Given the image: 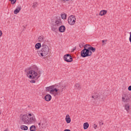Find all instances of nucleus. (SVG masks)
<instances>
[{
	"mask_svg": "<svg viewBox=\"0 0 131 131\" xmlns=\"http://www.w3.org/2000/svg\"><path fill=\"white\" fill-rule=\"evenodd\" d=\"M20 119L24 124H31V123H34L36 121L35 116L31 114L21 115Z\"/></svg>",
	"mask_w": 131,
	"mask_h": 131,
	"instance_id": "1",
	"label": "nucleus"
},
{
	"mask_svg": "<svg viewBox=\"0 0 131 131\" xmlns=\"http://www.w3.org/2000/svg\"><path fill=\"white\" fill-rule=\"evenodd\" d=\"M86 46H84V49H83L81 52V57L82 58H86V57H91L93 53L96 52V48L90 46L88 48H85Z\"/></svg>",
	"mask_w": 131,
	"mask_h": 131,
	"instance_id": "2",
	"label": "nucleus"
},
{
	"mask_svg": "<svg viewBox=\"0 0 131 131\" xmlns=\"http://www.w3.org/2000/svg\"><path fill=\"white\" fill-rule=\"evenodd\" d=\"M102 91H95L92 93L91 96L92 101H103L104 100V94L102 93Z\"/></svg>",
	"mask_w": 131,
	"mask_h": 131,
	"instance_id": "3",
	"label": "nucleus"
},
{
	"mask_svg": "<svg viewBox=\"0 0 131 131\" xmlns=\"http://www.w3.org/2000/svg\"><path fill=\"white\" fill-rule=\"evenodd\" d=\"M34 70H30L27 72L28 75H29V78L30 79H34L37 75H39L38 77H40V74H41V72L38 70V69L37 68L36 66L34 67Z\"/></svg>",
	"mask_w": 131,
	"mask_h": 131,
	"instance_id": "4",
	"label": "nucleus"
},
{
	"mask_svg": "<svg viewBox=\"0 0 131 131\" xmlns=\"http://www.w3.org/2000/svg\"><path fill=\"white\" fill-rule=\"evenodd\" d=\"M50 52V48L49 47L45 44L42 43L41 46V49L40 51V54L41 57H46L47 55H49V52Z\"/></svg>",
	"mask_w": 131,
	"mask_h": 131,
	"instance_id": "5",
	"label": "nucleus"
},
{
	"mask_svg": "<svg viewBox=\"0 0 131 131\" xmlns=\"http://www.w3.org/2000/svg\"><path fill=\"white\" fill-rule=\"evenodd\" d=\"M68 21L70 25H74L75 22H76V18H75V16H70L68 18Z\"/></svg>",
	"mask_w": 131,
	"mask_h": 131,
	"instance_id": "6",
	"label": "nucleus"
},
{
	"mask_svg": "<svg viewBox=\"0 0 131 131\" xmlns=\"http://www.w3.org/2000/svg\"><path fill=\"white\" fill-rule=\"evenodd\" d=\"M63 60L68 63H70L73 61V58L70 54H67L64 55Z\"/></svg>",
	"mask_w": 131,
	"mask_h": 131,
	"instance_id": "7",
	"label": "nucleus"
},
{
	"mask_svg": "<svg viewBox=\"0 0 131 131\" xmlns=\"http://www.w3.org/2000/svg\"><path fill=\"white\" fill-rule=\"evenodd\" d=\"M129 99H130V95L129 94H124L122 98V101L125 103L129 102Z\"/></svg>",
	"mask_w": 131,
	"mask_h": 131,
	"instance_id": "8",
	"label": "nucleus"
},
{
	"mask_svg": "<svg viewBox=\"0 0 131 131\" xmlns=\"http://www.w3.org/2000/svg\"><path fill=\"white\" fill-rule=\"evenodd\" d=\"M53 24L56 26H60L62 25V23L60 17H57L56 19L55 20V22L53 21Z\"/></svg>",
	"mask_w": 131,
	"mask_h": 131,
	"instance_id": "9",
	"label": "nucleus"
},
{
	"mask_svg": "<svg viewBox=\"0 0 131 131\" xmlns=\"http://www.w3.org/2000/svg\"><path fill=\"white\" fill-rule=\"evenodd\" d=\"M53 89H54V85H51L50 86L47 87L46 88V90L47 92H50V94H53V93H54Z\"/></svg>",
	"mask_w": 131,
	"mask_h": 131,
	"instance_id": "10",
	"label": "nucleus"
},
{
	"mask_svg": "<svg viewBox=\"0 0 131 131\" xmlns=\"http://www.w3.org/2000/svg\"><path fill=\"white\" fill-rule=\"evenodd\" d=\"M63 90H64V88H62V89H58L57 88H55V86H53V92H55L56 93V95H58V92L59 93H62L63 92Z\"/></svg>",
	"mask_w": 131,
	"mask_h": 131,
	"instance_id": "11",
	"label": "nucleus"
},
{
	"mask_svg": "<svg viewBox=\"0 0 131 131\" xmlns=\"http://www.w3.org/2000/svg\"><path fill=\"white\" fill-rule=\"evenodd\" d=\"M45 100L47 101V102H50L52 100V96L50 94H47L45 97Z\"/></svg>",
	"mask_w": 131,
	"mask_h": 131,
	"instance_id": "12",
	"label": "nucleus"
},
{
	"mask_svg": "<svg viewBox=\"0 0 131 131\" xmlns=\"http://www.w3.org/2000/svg\"><path fill=\"white\" fill-rule=\"evenodd\" d=\"M58 30L59 32H65V31H66V27H65V26L62 25L59 27Z\"/></svg>",
	"mask_w": 131,
	"mask_h": 131,
	"instance_id": "13",
	"label": "nucleus"
},
{
	"mask_svg": "<svg viewBox=\"0 0 131 131\" xmlns=\"http://www.w3.org/2000/svg\"><path fill=\"white\" fill-rule=\"evenodd\" d=\"M55 25L53 24V26L51 27V30L54 32H57L58 31V27Z\"/></svg>",
	"mask_w": 131,
	"mask_h": 131,
	"instance_id": "14",
	"label": "nucleus"
},
{
	"mask_svg": "<svg viewBox=\"0 0 131 131\" xmlns=\"http://www.w3.org/2000/svg\"><path fill=\"white\" fill-rule=\"evenodd\" d=\"M20 11H21V6H17L14 10V13L15 15H17V14H18Z\"/></svg>",
	"mask_w": 131,
	"mask_h": 131,
	"instance_id": "15",
	"label": "nucleus"
},
{
	"mask_svg": "<svg viewBox=\"0 0 131 131\" xmlns=\"http://www.w3.org/2000/svg\"><path fill=\"white\" fill-rule=\"evenodd\" d=\"M38 39L39 42H42V43H45V37H43V36H40Z\"/></svg>",
	"mask_w": 131,
	"mask_h": 131,
	"instance_id": "16",
	"label": "nucleus"
},
{
	"mask_svg": "<svg viewBox=\"0 0 131 131\" xmlns=\"http://www.w3.org/2000/svg\"><path fill=\"white\" fill-rule=\"evenodd\" d=\"M107 12H108V11H107V10H102L100 12L99 15L100 16H104L107 14Z\"/></svg>",
	"mask_w": 131,
	"mask_h": 131,
	"instance_id": "17",
	"label": "nucleus"
},
{
	"mask_svg": "<svg viewBox=\"0 0 131 131\" xmlns=\"http://www.w3.org/2000/svg\"><path fill=\"white\" fill-rule=\"evenodd\" d=\"M66 121L67 123H70V122H71V118H70V116H69V115H67Z\"/></svg>",
	"mask_w": 131,
	"mask_h": 131,
	"instance_id": "18",
	"label": "nucleus"
},
{
	"mask_svg": "<svg viewBox=\"0 0 131 131\" xmlns=\"http://www.w3.org/2000/svg\"><path fill=\"white\" fill-rule=\"evenodd\" d=\"M42 45H41V43H37L35 45V47L37 50H39L40 48H41Z\"/></svg>",
	"mask_w": 131,
	"mask_h": 131,
	"instance_id": "19",
	"label": "nucleus"
},
{
	"mask_svg": "<svg viewBox=\"0 0 131 131\" xmlns=\"http://www.w3.org/2000/svg\"><path fill=\"white\" fill-rule=\"evenodd\" d=\"M89 126H90V124H89V123H88V122H85L83 124L84 129H88V128H89Z\"/></svg>",
	"mask_w": 131,
	"mask_h": 131,
	"instance_id": "20",
	"label": "nucleus"
},
{
	"mask_svg": "<svg viewBox=\"0 0 131 131\" xmlns=\"http://www.w3.org/2000/svg\"><path fill=\"white\" fill-rule=\"evenodd\" d=\"M130 107V106L129 105V104L128 103L126 104L124 106V108H125V110L127 111V112H128V110H129Z\"/></svg>",
	"mask_w": 131,
	"mask_h": 131,
	"instance_id": "21",
	"label": "nucleus"
},
{
	"mask_svg": "<svg viewBox=\"0 0 131 131\" xmlns=\"http://www.w3.org/2000/svg\"><path fill=\"white\" fill-rule=\"evenodd\" d=\"M21 129L23 130H28V126L26 125H21L20 127Z\"/></svg>",
	"mask_w": 131,
	"mask_h": 131,
	"instance_id": "22",
	"label": "nucleus"
},
{
	"mask_svg": "<svg viewBox=\"0 0 131 131\" xmlns=\"http://www.w3.org/2000/svg\"><path fill=\"white\" fill-rule=\"evenodd\" d=\"M30 131H35L36 130V127L35 125H32L30 127Z\"/></svg>",
	"mask_w": 131,
	"mask_h": 131,
	"instance_id": "23",
	"label": "nucleus"
},
{
	"mask_svg": "<svg viewBox=\"0 0 131 131\" xmlns=\"http://www.w3.org/2000/svg\"><path fill=\"white\" fill-rule=\"evenodd\" d=\"M61 18L63 19V20H66L67 18V14H66V13L61 14Z\"/></svg>",
	"mask_w": 131,
	"mask_h": 131,
	"instance_id": "24",
	"label": "nucleus"
},
{
	"mask_svg": "<svg viewBox=\"0 0 131 131\" xmlns=\"http://www.w3.org/2000/svg\"><path fill=\"white\" fill-rule=\"evenodd\" d=\"M75 86L76 89L77 90H78V91H80V89H81V87L80 86V85H79V84L76 83L75 85Z\"/></svg>",
	"mask_w": 131,
	"mask_h": 131,
	"instance_id": "25",
	"label": "nucleus"
},
{
	"mask_svg": "<svg viewBox=\"0 0 131 131\" xmlns=\"http://www.w3.org/2000/svg\"><path fill=\"white\" fill-rule=\"evenodd\" d=\"M42 125L43 127H46L48 125V123H47L46 120H44V122H42Z\"/></svg>",
	"mask_w": 131,
	"mask_h": 131,
	"instance_id": "26",
	"label": "nucleus"
},
{
	"mask_svg": "<svg viewBox=\"0 0 131 131\" xmlns=\"http://www.w3.org/2000/svg\"><path fill=\"white\" fill-rule=\"evenodd\" d=\"M9 2H11V5H15L16 4V2H17V0H9Z\"/></svg>",
	"mask_w": 131,
	"mask_h": 131,
	"instance_id": "27",
	"label": "nucleus"
},
{
	"mask_svg": "<svg viewBox=\"0 0 131 131\" xmlns=\"http://www.w3.org/2000/svg\"><path fill=\"white\" fill-rule=\"evenodd\" d=\"M36 7H37V2L33 3L32 8H33V9H34V8H36Z\"/></svg>",
	"mask_w": 131,
	"mask_h": 131,
	"instance_id": "28",
	"label": "nucleus"
},
{
	"mask_svg": "<svg viewBox=\"0 0 131 131\" xmlns=\"http://www.w3.org/2000/svg\"><path fill=\"white\" fill-rule=\"evenodd\" d=\"M105 41H107V40H102V46H105V45H106V43H105Z\"/></svg>",
	"mask_w": 131,
	"mask_h": 131,
	"instance_id": "29",
	"label": "nucleus"
},
{
	"mask_svg": "<svg viewBox=\"0 0 131 131\" xmlns=\"http://www.w3.org/2000/svg\"><path fill=\"white\" fill-rule=\"evenodd\" d=\"M84 45V43H83V44L82 43H80L79 44V47L80 48H83V45Z\"/></svg>",
	"mask_w": 131,
	"mask_h": 131,
	"instance_id": "30",
	"label": "nucleus"
},
{
	"mask_svg": "<svg viewBox=\"0 0 131 131\" xmlns=\"http://www.w3.org/2000/svg\"><path fill=\"white\" fill-rule=\"evenodd\" d=\"M30 82H31V83H35V80H30Z\"/></svg>",
	"mask_w": 131,
	"mask_h": 131,
	"instance_id": "31",
	"label": "nucleus"
},
{
	"mask_svg": "<svg viewBox=\"0 0 131 131\" xmlns=\"http://www.w3.org/2000/svg\"><path fill=\"white\" fill-rule=\"evenodd\" d=\"M85 46H86L85 49H88V47H91V46L90 45H89V44H86Z\"/></svg>",
	"mask_w": 131,
	"mask_h": 131,
	"instance_id": "32",
	"label": "nucleus"
},
{
	"mask_svg": "<svg viewBox=\"0 0 131 131\" xmlns=\"http://www.w3.org/2000/svg\"><path fill=\"white\" fill-rule=\"evenodd\" d=\"M2 35H3V32L2 30H0V37H2Z\"/></svg>",
	"mask_w": 131,
	"mask_h": 131,
	"instance_id": "33",
	"label": "nucleus"
},
{
	"mask_svg": "<svg viewBox=\"0 0 131 131\" xmlns=\"http://www.w3.org/2000/svg\"><path fill=\"white\" fill-rule=\"evenodd\" d=\"M128 91H131V85H130V86H129L128 87Z\"/></svg>",
	"mask_w": 131,
	"mask_h": 131,
	"instance_id": "34",
	"label": "nucleus"
},
{
	"mask_svg": "<svg viewBox=\"0 0 131 131\" xmlns=\"http://www.w3.org/2000/svg\"><path fill=\"white\" fill-rule=\"evenodd\" d=\"M94 128L95 129H96V128H97V127H98V126L97 125H96V124H94Z\"/></svg>",
	"mask_w": 131,
	"mask_h": 131,
	"instance_id": "35",
	"label": "nucleus"
},
{
	"mask_svg": "<svg viewBox=\"0 0 131 131\" xmlns=\"http://www.w3.org/2000/svg\"><path fill=\"white\" fill-rule=\"evenodd\" d=\"M41 123H42V121H40V122L38 123V125L40 126V124H41Z\"/></svg>",
	"mask_w": 131,
	"mask_h": 131,
	"instance_id": "36",
	"label": "nucleus"
},
{
	"mask_svg": "<svg viewBox=\"0 0 131 131\" xmlns=\"http://www.w3.org/2000/svg\"><path fill=\"white\" fill-rule=\"evenodd\" d=\"M63 131H71V130L69 129H66Z\"/></svg>",
	"mask_w": 131,
	"mask_h": 131,
	"instance_id": "37",
	"label": "nucleus"
},
{
	"mask_svg": "<svg viewBox=\"0 0 131 131\" xmlns=\"http://www.w3.org/2000/svg\"><path fill=\"white\" fill-rule=\"evenodd\" d=\"M62 88H64V87H63V86H62V87H58V90H62Z\"/></svg>",
	"mask_w": 131,
	"mask_h": 131,
	"instance_id": "38",
	"label": "nucleus"
},
{
	"mask_svg": "<svg viewBox=\"0 0 131 131\" xmlns=\"http://www.w3.org/2000/svg\"><path fill=\"white\" fill-rule=\"evenodd\" d=\"M63 2H69L70 0H62Z\"/></svg>",
	"mask_w": 131,
	"mask_h": 131,
	"instance_id": "39",
	"label": "nucleus"
},
{
	"mask_svg": "<svg viewBox=\"0 0 131 131\" xmlns=\"http://www.w3.org/2000/svg\"><path fill=\"white\" fill-rule=\"evenodd\" d=\"M75 50H76V48L73 49V51H75Z\"/></svg>",
	"mask_w": 131,
	"mask_h": 131,
	"instance_id": "40",
	"label": "nucleus"
},
{
	"mask_svg": "<svg viewBox=\"0 0 131 131\" xmlns=\"http://www.w3.org/2000/svg\"><path fill=\"white\" fill-rule=\"evenodd\" d=\"M2 114V111H0V115Z\"/></svg>",
	"mask_w": 131,
	"mask_h": 131,
	"instance_id": "41",
	"label": "nucleus"
},
{
	"mask_svg": "<svg viewBox=\"0 0 131 131\" xmlns=\"http://www.w3.org/2000/svg\"><path fill=\"white\" fill-rule=\"evenodd\" d=\"M100 125H102V124H101V123H100Z\"/></svg>",
	"mask_w": 131,
	"mask_h": 131,
	"instance_id": "42",
	"label": "nucleus"
},
{
	"mask_svg": "<svg viewBox=\"0 0 131 131\" xmlns=\"http://www.w3.org/2000/svg\"><path fill=\"white\" fill-rule=\"evenodd\" d=\"M100 125H102V124H101V123H100Z\"/></svg>",
	"mask_w": 131,
	"mask_h": 131,
	"instance_id": "43",
	"label": "nucleus"
},
{
	"mask_svg": "<svg viewBox=\"0 0 131 131\" xmlns=\"http://www.w3.org/2000/svg\"><path fill=\"white\" fill-rule=\"evenodd\" d=\"M27 76H28V74H27Z\"/></svg>",
	"mask_w": 131,
	"mask_h": 131,
	"instance_id": "44",
	"label": "nucleus"
},
{
	"mask_svg": "<svg viewBox=\"0 0 131 131\" xmlns=\"http://www.w3.org/2000/svg\"><path fill=\"white\" fill-rule=\"evenodd\" d=\"M102 124H103V123H102Z\"/></svg>",
	"mask_w": 131,
	"mask_h": 131,
	"instance_id": "45",
	"label": "nucleus"
}]
</instances>
